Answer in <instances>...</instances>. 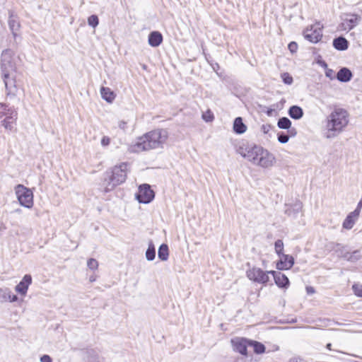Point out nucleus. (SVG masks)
Here are the masks:
<instances>
[{
	"label": "nucleus",
	"mask_w": 362,
	"mask_h": 362,
	"mask_svg": "<svg viewBox=\"0 0 362 362\" xmlns=\"http://www.w3.org/2000/svg\"><path fill=\"white\" fill-rule=\"evenodd\" d=\"M168 139V132L165 129H156L138 137L130 146L129 150L140 153L153 149L163 148Z\"/></svg>",
	"instance_id": "1"
},
{
	"label": "nucleus",
	"mask_w": 362,
	"mask_h": 362,
	"mask_svg": "<svg viewBox=\"0 0 362 362\" xmlns=\"http://www.w3.org/2000/svg\"><path fill=\"white\" fill-rule=\"evenodd\" d=\"M238 153L251 162L252 164L261 168L272 167L275 162V156L268 150L257 145H243L237 149Z\"/></svg>",
	"instance_id": "2"
},
{
	"label": "nucleus",
	"mask_w": 362,
	"mask_h": 362,
	"mask_svg": "<svg viewBox=\"0 0 362 362\" xmlns=\"http://www.w3.org/2000/svg\"><path fill=\"white\" fill-rule=\"evenodd\" d=\"M348 112L341 108L335 109L327 117L324 136L330 139L337 136L349 122Z\"/></svg>",
	"instance_id": "3"
},
{
	"label": "nucleus",
	"mask_w": 362,
	"mask_h": 362,
	"mask_svg": "<svg viewBox=\"0 0 362 362\" xmlns=\"http://www.w3.org/2000/svg\"><path fill=\"white\" fill-rule=\"evenodd\" d=\"M15 193L22 206L27 209H31L33 206V192L30 189L19 184L15 187Z\"/></svg>",
	"instance_id": "4"
},
{
	"label": "nucleus",
	"mask_w": 362,
	"mask_h": 362,
	"mask_svg": "<svg viewBox=\"0 0 362 362\" xmlns=\"http://www.w3.org/2000/svg\"><path fill=\"white\" fill-rule=\"evenodd\" d=\"M5 117L1 121L5 129L12 130L13 123L17 118V112L11 108H8L5 103H0V119Z\"/></svg>",
	"instance_id": "5"
},
{
	"label": "nucleus",
	"mask_w": 362,
	"mask_h": 362,
	"mask_svg": "<svg viewBox=\"0 0 362 362\" xmlns=\"http://www.w3.org/2000/svg\"><path fill=\"white\" fill-rule=\"evenodd\" d=\"M13 55V52L10 49H5L2 52L1 59V70L2 74L16 72Z\"/></svg>",
	"instance_id": "6"
},
{
	"label": "nucleus",
	"mask_w": 362,
	"mask_h": 362,
	"mask_svg": "<svg viewBox=\"0 0 362 362\" xmlns=\"http://www.w3.org/2000/svg\"><path fill=\"white\" fill-rule=\"evenodd\" d=\"M155 197L154 192L151 189L148 184H143L139 187V191L136 194V198L139 203L148 204Z\"/></svg>",
	"instance_id": "7"
},
{
	"label": "nucleus",
	"mask_w": 362,
	"mask_h": 362,
	"mask_svg": "<svg viewBox=\"0 0 362 362\" xmlns=\"http://www.w3.org/2000/svg\"><path fill=\"white\" fill-rule=\"evenodd\" d=\"M3 81L5 85L7 96H15L18 88L16 86L15 73L2 74Z\"/></svg>",
	"instance_id": "8"
},
{
	"label": "nucleus",
	"mask_w": 362,
	"mask_h": 362,
	"mask_svg": "<svg viewBox=\"0 0 362 362\" xmlns=\"http://www.w3.org/2000/svg\"><path fill=\"white\" fill-rule=\"evenodd\" d=\"M306 40L311 42L316 43L319 42L322 37V26L320 23L311 25L310 28H307L303 33Z\"/></svg>",
	"instance_id": "9"
},
{
	"label": "nucleus",
	"mask_w": 362,
	"mask_h": 362,
	"mask_svg": "<svg viewBox=\"0 0 362 362\" xmlns=\"http://www.w3.org/2000/svg\"><path fill=\"white\" fill-rule=\"evenodd\" d=\"M269 272H265L259 268L254 267L247 272V276L250 280L260 284H266L269 281Z\"/></svg>",
	"instance_id": "10"
},
{
	"label": "nucleus",
	"mask_w": 362,
	"mask_h": 362,
	"mask_svg": "<svg viewBox=\"0 0 362 362\" xmlns=\"http://www.w3.org/2000/svg\"><path fill=\"white\" fill-rule=\"evenodd\" d=\"M346 18H342L343 22L339 25L341 30H351L356 26L361 21V17L355 13H346Z\"/></svg>",
	"instance_id": "11"
},
{
	"label": "nucleus",
	"mask_w": 362,
	"mask_h": 362,
	"mask_svg": "<svg viewBox=\"0 0 362 362\" xmlns=\"http://www.w3.org/2000/svg\"><path fill=\"white\" fill-rule=\"evenodd\" d=\"M128 165L123 163L119 166L115 165V185L122 184L125 182L127 175Z\"/></svg>",
	"instance_id": "12"
},
{
	"label": "nucleus",
	"mask_w": 362,
	"mask_h": 362,
	"mask_svg": "<svg viewBox=\"0 0 362 362\" xmlns=\"http://www.w3.org/2000/svg\"><path fill=\"white\" fill-rule=\"evenodd\" d=\"M234 350L242 355H247V348L249 346L250 340L244 338H237L232 339Z\"/></svg>",
	"instance_id": "13"
},
{
	"label": "nucleus",
	"mask_w": 362,
	"mask_h": 362,
	"mask_svg": "<svg viewBox=\"0 0 362 362\" xmlns=\"http://www.w3.org/2000/svg\"><path fill=\"white\" fill-rule=\"evenodd\" d=\"M32 284V276L30 274H25L23 279L15 287L17 293L22 296H25L29 286Z\"/></svg>",
	"instance_id": "14"
},
{
	"label": "nucleus",
	"mask_w": 362,
	"mask_h": 362,
	"mask_svg": "<svg viewBox=\"0 0 362 362\" xmlns=\"http://www.w3.org/2000/svg\"><path fill=\"white\" fill-rule=\"evenodd\" d=\"M280 257L279 262L276 264V267L279 270L289 269L294 264V259L292 256L288 255L282 254Z\"/></svg>",
	"instance_id": "15"
},
{
	"label": "nucleus",
	"mask_w": 362,
	"mask_h": 362,
	"mask_svg": "<svg viewBox=\"0 0 362 362\" xmlns=\"http://www.w3.org/2000/svg\"><path fill=\"white\" fill-rule=\"evenodd\" d=\"M359 214L360 209H355L354 211L349 214L342 223L343 228L346 230L351 229L358 220Z\"/></svg>",
	"instance_id": "16"
},
{
	"label": "nucleus",
	"mask_w": 362,
	"mask_h": 362,
	"mask_svg": "<svg viewBox=\"0 0 362 362\" xmlns=\"http://www.w3.org/2000/svg\"><path fill=\"white\" fill-rule=\"evenodd\" d=\"M269 273H271L273 275L274 281L279 287L287 288L288 286L289 280L285 274L280 272L275 271H271Z\"/></svg>",
	"instance_id": "17"
},
{
	"label": "nucleus",
	"mask_w": 362,
	"mask_h": 362,
	"mask_svg": "<svg viewBox=\"0 0 362 362\" xmlns=\"http://www.w3.org/2000/svg\"><path fill=\"white\" fill-rule=\"evenodd\" d=\"M18 300V296L13 295L8 288H0V302H16Z\"/></svg>",
	"instance_id": "18"
},
{
	"label": "nucleus",
	"mask_w": 362,
	"mask_h": 362,
	"mask_svg": "<svg viewBox=\"0 0 362 362\" xmlns=\"http://www.w3.org/2000/svg\"><path fill=\"white\" fill-rule=\"evenodd\" d=\"M8 14H9V18H8L9 28L11 30L13 36L16 37V32L17 30H18V29L20 28V23L18 21V18H17L16 15L14 13L13 11H9Z\"/></svg>",
	"instance_id": "19"
},
{
	"label": "nucleus",
	"mask_w": 362,
	"mask_h": 362,
	"mask_svg": "<svg viewBox=\"0 0 362 362\" xmlns=\"http://www.w3.org/2000/svg\"><path fill=\"white\" fill-rule=\"evenodd\" d=\"M353 75L351 71L346 67H343L339 69L337 74V78L340 82H348L351 81Z\"/></svg>",
	"instance_id": "20"
},
{
	"label": "nucleus",
	"mask_w": 362,
	"mask_h": 362,
	"mask_svg": "<svg viewBox=\"0 0 362 362\" xmlns=\"http://www.w3.org/2000/svg\"><path fill=\"white\" fill-rule=\"evenodd\" d=\"M163 41V36L158 31H153L148 35V43L151 47L159 46Z\"/></svg>",
	"instance_id": "21"
},
{
	"label": "nucleus",
	"mask_w": 362,
	"mask_h": 362,
	"mask_svg": "<svg viewBox=\"0 0 362 362\" xmlns=\"http://www.w3.org/2000/svg\"><path fill=\"white\" fill-rule=\"evenodd\" d=\"M333 46L337 50L344 51L349 47V42L345 37L340 36L334 39Z\"/></svg>",
	"instance_id": "22"
},
{
	"label": "nucleus",
	"mask_w": 362,
	"mask_h": 362,
	"mask_svg": "<svg viewBox=\"0 0 362 362\" xmlns=\"http://www.w3.org/2000/svg\"><path fill=\"white\" fill-rule=\"evenodd\" d=\"M113 170H110L107 172L106 175L104 178L103 185L105 187V192H108L113 189Z\"/></svg>",
	"instance_id": "23"
},
{
	"label": "nucleus",
	"mask_w": 362,
	"mask_h": 362,
	"mask_svg": "<svg viewBox=\"0 0 362 362\" xmlns=\"http://www.w3.org/2000/svg\"><path fill=\"white\" fill-rule=\"evenodd\" d=\"M288 115L294 119H300L303 116V110L298 105H293L288 110Z\"/></svg>",
	"instance_id": "24"
},
{
	"label": "nucleus",
	"mask_w": 362,
	"mask_h": 362,
	"mask_svg": "<svg viewBox=\"0 0 362 362\" xmlns=\"http://www.w3.org/2000/svg\"><path fill=\"white\" fill-rule=\"evenodd\" d=\"M246 126L240 117H236L233 122V130L236 134H243L246 131Z\"/></svg>",
	"instance_id": "25"
},
{
	"label": "nucleus",
	"mask_w": 362,
	"mask_h": 362,
	"mask_svg": "<svg viewBox=\"0 0 362 362\" xmlns=\"http://www.w3.org/2000/svg\"><path fill=\"white\" fill-rule=\"evenodd\" d=\"M341 256L346 260L354 262L360 259L361 254L359 250H355L353 252L350 253L349 252H346L343 253L341 252Z\"/></svg>",
	"instance_id": "26"
},
{
	"label": "nucleus",
	"mask_w": 362,
	"mask_h": 362,
	"mask_svg": "<svg viewBox=\"0 0 362 362\" xmlns=\"http://www.w3.org/2000/svg\"><path fill=\"white\" fill-rule=\"evenodd\" d=\"M101 97L107 102L111 103L113 100V92L108 87L102 86L100 88Z\"/></svg>",
	"instance_id": "27"
},
{
	"label": "nucleus",
	"mask_w": 362,
	"mask_h": 362,
	"mask_svg": "<svg viewBox=\"0 0 362 362\" xmlns=\"http://www.w3.org/2000/svg\"><path fill=\"white\" fill-rule=\"evenodd\" d=\"M158 258L162 261H166L169 257L168 246L166 244H162L158 252Z\"/></svg>",
	"instance_id": "28"
},
{
	"label": "nucleus",
	"mask_w": 362,
	"mask_h": 362,
	"mask_svg": "<svg viewBox=\"0 0 362 362\" xmlns=\"http://www.w3.org/2000/svg\"><path fill=\"white\" fill-rule=\"evenodd\" d=\"M249 346L252 347L254 352L260 354L265 351V346L260 342L250 340Z\"/></svg>",
	"instance_id": "29"
},
{
	"label": "nucleus",
	"mask_w": 362,
	"mask_h": 362,
	"mask_svg": "<svg viewBox=\"0 0 362 362\" xmlns=\"http://www.w3.org/2000/svg\"><path fill=\"white\" fill-rule=\"evenodd\" d=\"M156 257V249L153 243L151 241L148 243V249L146 251V258L148 261H153Z\"/></svg>",
	"instance_id": "30"
},
{
	"label": "nucleus",
	"mask_w": 362,
	"mask_h": 362,
	"mask_svg": "<svg viewBox=\"0 0 362 362\" xmlns=\"http://www.w3.org/2000/svg\"><path fill=\"white\" fill-rule=\"evenodd\" d=\"M277 126L282 129H289L291 126V122L288 117H283L279 119Z\"/></svg>",
	"instance_id": "31"
},
{
	"label": "nucleus",
	"mask_w": 362,
	"mask_h": 362,
	"mask_svg": "<svg viewBox=\"0 0 362 362\" xmlns=\"http://www.w3.org/2000/svg\"><path fill=\"white\" fill-rule=\"evenodd\" d=\"M301 208H302V205L300 203H296L294 204L293 207L291 209H288L286 210V214L288 215V216H293V217H296V215L298 214L300 210H301Z\"/></svg>",
	"instance_id": "32"
},
{
	"label": "nucleus",
	"mask_w": 362,
	"mask_h": 362,
	"mask_svg": "<svg viewBox=\"0 0 362 362\" xmlns=\"http://www.w3.org/2000/svg\"><path fill=\"white\" fill-rule=\"evenodd\" d=\"M275 251L279 256L282 255V251L284 250V243L281 240H277L274 243Z\"/></svg>",
	"instance_id": "33"
},
{
	"label": "nucleus",
	"mask_w": 362,
	"mask_h": 362,
	"mask_svg": "<svg viewBox=\"0 0 362 362\" xmlns=\"http://www.w3.org/2000/svg\"><path fill=\"white\" fill-rule=\"evenodd\" d=\"M98 23V17L96 15H91L88 18V24L93 28H95Z\"/></svg>",
	"instance_id": "34"
},
{
	"label": "nucleus",
	"mask_w": 362,
	"mask_h": 362,
	"mask_svg": "<svg viewBox=\"0 0 362 362\" xmlns=\"http://www.w3.org/2000/svg\"><path fill=\"white\" fill-rule=\"evenodd\" d=\"M87 266L89 269L95 271L98 269V262L95 259L90 258L87 262Z\"/></svg>",
	"instance_id": "35"
},
{
	"label": "nucleus",
	"mask_w": 362,
	"mask_h": 362,
	"mask_svg": "<svg viewBox=\"0 0 362 362\" xmlns=\"http://www.w3.org/2000/svg\"><path fill=\"white\" fill-rule=\"evenodd\" d=\"M289 140V136L284 132H279L278 134V141L281 144H286Z\"/></svg>",
	"instance_id": "36"
},
{
	"label": "nucleus",
	"mask_w": 362,
	"mask_h": 362,
	"mask_svg": "<svg viewBox=\"0 0 362 362\" xmlns=\"http://www.w3.org/2000/svg\"><path fill=\"white\" fill-rule=\"evenodd\" d=\"M352 289L356 296L362 297V285L355 284L352 286Z\"/></svg>",
	"instance_id": "37"
},
{
	"label": "nucleus",
	"mask_w": 362,
	"mask_h": 362,
	"mask_svg": "<svg viewBox=\"0 0 362 362\" xmlns=\"http://www.w3.org/2000/svg\"><path fill=\"white\" fill-rule=\"evenodd\" d=\"M282 80L284 83L291 85L293 83V78L288 73H284L281 75Z\"/></svg>",
	"instance_id": "38"
},
{
	"label": "nucleus",
	"mask_w": 362,
	"mask_h": 362,
	"mask_svg": "<svg viewBox=\"0 0 362 362\" xmlns=\"http://www.w3.org/2000/svg\"><path fill=\"white\" fill-rule=\"evenodd\" d=\"M288 49L291 53H295L298 49V45L296 42H291L288 44Z\"/></svg>",
	"instance_id": "39"
},
{
	"label": "nucleus",
	"mask_w": 362,
	"mask_h": 362,
	"mask_svg": "<svg viewBox=\"0 0 362 362\" xmlns=\"http://www.w3.org/2000/svg\"><path fill=\"white\" fill-rule=\"evenodd\" d=\"M325 76H326V77L329 78L331 80H333L335 78L334 71L332 69H329V68H327L325 70Z\"/></svg>",
	"instance_id": "40"
},
{
	"label": "nucleus",
	"mask_w": 362,
	"mask_h": 362,
	"mask_svg": "<svg viewBox=\"0 0 362 362\" xmlns=\"http://www.w3.org/2000/svg\"><path fill=\"white\" fill-rule=\"evenodd\" d=\"M128 124H127V122H125V121H120L119 122V128L120 129H122L123 132H126L128 129Z\"/></svg>",
	"instance_id": "41"
},
{
	"label": "nucleus",
	"mask_w": 362,
	"mask_h": 362,
	"mask_svg": "<svg viewBox=\"0 0 362 362\" xmlns=\"http://www.w3.org/2000/svg\"><path fill=\"white\" fill-rule=\"evenodd\" d=\"M110 143V139L107 136H103L102 140H101V144L103 146H106L107 145H109Z\"/></svg>",
	"instance_id": "42"
},
{
	"label": "nucleus",
	"mask_w": 362,
	"mask_h": 362,
	"mask_svg": "<svg viewBox=\"0 0 362 362\" xmlns=\"http://www.w3.org/2000/svg\"><path fill=\"white\" fill-rule=\"evenodd\" d=\"M261 129L264 134H267L271 129V125L270 124H263L261 127Z\"/></svg>",
	"instance_id": "43"
},
{
	"label": "nucleus",
	"mask_w": 362,
	"mask_h": 362,
	"mask_svg": "<svg viewBox=\"0 0 362 362\" xmlns=\"http://www.w3.org/2000/svg\"><path fill=\"white\" fill-rule=\"evenodd\" d=\"M41 362H52L51 357L49 355H43L40 358Z\"/></svg>",
	"instance_id": "44"
},
{
	"label": "nucleus",
	"mask_w": 362,
	"mask_h": 362,
	"mask_svg": "<svg viewBox=\"0 0 362 362\" xmlns=\"http://www.w3.org/2000/svg\"><path fill=\"white\" fill-rule=\"evenodd\" d=\"M203 118L205 121L210 122L213 119L214 116L212 115H206V116L205 115H204Z\"/></svg>",
	"instance_id": "45"
},
{
	"label": "nucleus",
	"mask_w": 362,
	"mask_h": 362,
	"mask_svg": "<svg viewBox=\"0 0 362 362\" xmlns=\"http://www.w3.org/2000/svg\"><path fill=\"white\" fill-rule=\"evenodd\" d=\"M318 64L325 69H327V64L325 61H319Z\"/></svg>",
	"instance_id": "46"
},
{
	"label": "nucleus",
	"mask_w": 362,
	"mask_h": 362,
	"mask_svg": "<svg viewBox=\"0 0 362 362\" xmlns=\"http://www.w3.org/2000/svg\"><path fill=\"white\" fill-rule=\"evenodd\" d=\"M288 132L291 134V136H294L296 134V132L295 129H288Z\"/></svg>",
	"instance_id": "47"
},
{
	"label": "nucleus",
	"mask_w": 362,
	"mask_h": 362,
	"mask_svg": "<svg viewBox=\"0 0 362 362\" xmlns=\"http://www.w3.org/2000/svg\"><path fill=\"white\" fill-rule=\"evenodd\" d=\"M307 291H308V293H313L314 292V289L312 287H308L307 288Z\"/></svg>",
	"instance_id": "48"
},
{
	"label": "nucleus",
	"mask_w": 362,
	"mask_h": 362,
	"mask_svg": "<svg viewBox=\"0 0 362 362\" xmlns=\"http://www.w3.org/2000/svg\"><path fill=\"white\" fill-rule=\"evenodd\" d=\"M89 281L90 282L95 281V277L93 275L90 276V278H89Z\"/></svg>",
	"instance_id": "49"
},
{
	"label": "nucleus",
	"mask_w": 362,
	"mask_h": 362,
	"mask_svg": "<svg viewBox=\"0 0 362 362\" xmlns=\"http://www.w3.org/2000/svg\"><path fill=\"white\" fill-rule=\"evenodd\" d=\"M272 110H269L267 112V115H269V116H271V115H272Z\"/></svg>",
	"instance_id": "50"
},
{
	"label": "nucleus",
	"mask_w": 362,
	"mask_h": 362,
	"mask_svg": "<svg viewBox=\"0 0 362 362\" xmlns=\"http://www.w3.org/2000/svg\"><path fill=\"white\" fill-rule=\"evenodd\" d=\"M21 211H21V209H16V210H15V212H16V213H18V214L21 213Z\"/></svg>",
	"instance_id": "51"
},
{
	"label": "nucleus",
	"mask_w": 362,
	"mask_h": 362,
	"mask_svg": "<svg viewBox=\"0 0 362 362\" xmlns=\"http://www.w3.org/2000/svg\"><path fill=\"white\" fill-rule=\"evenodd\" d=\"M331 346H332V344L330 343L327 344V348L329 350H331Z\"/></svg>",
	"instance_id": "52"
}]
</instances>
